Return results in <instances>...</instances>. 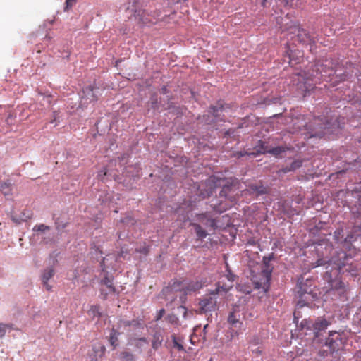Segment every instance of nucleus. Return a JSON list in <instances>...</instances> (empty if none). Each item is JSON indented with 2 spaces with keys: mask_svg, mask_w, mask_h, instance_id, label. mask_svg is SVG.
Masks as SVG:
<instances>
[{
  "mask_svg": "<svg viewBox=\"0 0 361 361\" xmlns=\"http://www.w3.org/2000/svg\"><path fill=\"white\" fill-rule=\"evenodd\" d=\"M302 160H299V159L295 160V161H293L290 164V166H286V167L283 168L282 171L283 173H288L290 171H295L296 169H299L302 166Z\"/></svg>",
  "mask_w": 361,
  "mask_h": 361,
  "instance_id": "nucleus-26",
  "label": "nucleus"
},
{
  "mask_svg": "<svg viewBox=\"0 0 361 361\" xmlns=\"http://www.w3.org/2000/svg\"><path fill=\"white\" fill-rule=\"evenodd\" d=\"M196 220L207 227L215 228L216 227V221L207 216V214H200L196 216Z\"/></svg>",
  "mask_w": 361,
  "mask_h": 361,
  "instance_id": "nucleus-20",
  "label": "nucleus"
},
{
  "mask_svg": "<svg viewBox=\"0 0 361 361\" xmlns=\"http://www.w3.org/2000/svg\"><path fill=\"white\" fill-rule=\"evenodd\" d=\"M137 355L128 350H123L119 354L121 361H137Z\"/></svg>",
  "mask_w": 361,
  "mask_h": 361,
  "instance_id": "nucleus-22",
  "label": "nucleus"
},
{
  "mask_svg": "<svg viewBox=\"0 0 361 361\" xmlns=\"http://www.w3.org/2000/svg\"><path fill=\"white\" fill-rule=\"evenodd\" d=\"M215 295H212L211 292L209 295H206L200 301L199 305L202 312L206 313L207 312L214 311L216 309L217 300Z\"/></svg>",
  "mask_w": 361,
  "mask_h": 361,
  "instance_id": "nucleus-12",
  "label": "nucleus"
},
{
  "mask_svg": "<svg viewBox=\"0 0 361 361\" xmlns=\"http://www.w3.org/2000/svg\"><path fill=\"white\" fill-rule=\"evenodd\" d=\"M77 2V0H66L64 11L71 9Z\"/></svg>",
  "mask_w": 361,
  "mask_h": 361,
  "instance_id": "nucleus-36",
  "label": "nucleus"
},
{
  "mask_svg": "<svg viewBox=\"0 0 361 361\" xmlns=\"http://www.w3.org/2000/svg\"><path fill=\"white\" fill-rule=\"evenodd\" d=\"M250 188L258 195L266 194L268 192L269 190L267 188L264 187L262 185H252L250 186Z\"/></svg>",
  "mask_w": 361,
  "mask_h": 361,
  "instance_id": "nucleus-28",
  "label": "nucleus"
},
{
  "mask_svg": "<svg viewBox=\"0 0 361 361\" xmlns=\"http://www.w3.org/2000/svg\"><path fill=\"white\" fill-rule=\"evenodd\" d=\"M293 29L294 31H291V33L297 32L295 41L302 44H310L313 42V39L305 30L297 27H294Z\"/></svg>",
  "mask_w": 361,
  "mask_h": 361,
  "instance_id": "nucleus-15",
  "label": "nucleus"
},
{
  "mask_svg": "<svg viewBox=\"0 0 361 361\" xmlns=\"http://www.w3.org/2000/svg\"><path fill=\"white\" fill-rule=\"evenodd\" d=\"M226 271L227 274L217 283L216 288L212 291V295H217L221 292L226 293L233 287L236 276L231 273L227 262H226Z\"/></svg>",
  "mask_w": 361,
  "mask_h": 361,
  "instance_id": "nucleus-5",
  "label": "nucleus"
},
{
  "mask_svg": "<svg viewBox=\"0 0 361 361\" xmlns=\"http://www.w3.org/2000/svg\"><path fill=\"white\" fill-rule=\"evenodd\" d=\"M82 93L80 102L82 106H87L88 104L97 101L101 95L99 88L92 85L83 88Z\"/></svg>",
  "mask_w": 361,
  "mask_h": 361,
  "instance_id": "nucleus-7",
  "label": "nucleus"
},
{
  "mask_svg": "<svg viewBox=\"0 0 361 361\" xmlns=\"http://www.w3.org/2000/svg\"><path fill=\"white\" fill-rule=\"evenodd\" d=\"M330 286L332 289L339 290V293H343L345 291V284L338 279L331 280Z\"/></svg>",
  "mask_w": 361,
  "mask_h": 361,
  "instance_id": "nucleus-24",
  "label": "nucleus"
},
{
  "mask_svg": "<svg viewBox=\"0 0 361 361\" xmlns=\"http://www.w3.org/2000/svg\"><path fill=\"white\" fill-rule=\"evenodd\" d=\"M106 347L101 343L92 344L87 353V361H99L105 355Z\"/></svg>",
  "mask_w": 361,
  "mask_h": 361,
  "instance_id": "nucleus-10",
  "label": "nucleus"
},
{
  "mask_svg": "<svg viewBox=\"0 0 361 361\" xmlns=\"http://www.w3.org/2000/svg\"><path fill=\"white\" fill-rule=\"evenodd\" d=\"M354 190L355 192H361V185L359 188L356 187Z\"/></svg>",
  "mask_w": 361,
  "mask_h": 361,
  "instance_id": "nucleus-41",
  "label": "nucleus"
},
{
  "mask_svg": "<svg viewBox=\"0 0 361 361\" xmlns=\"http://www.w3.org/2000/svg\"><path fill=\"white\" fill-rule=\"evenodd\" d=\"M50 96L47 97V102H49Z\"/></svg>",
  "mask_w": 361,
  "mask_h": 361,
  "instance_id": "nucleus-45",
  "label": "nucleus"
},
{
  "mask_svg": "<svg viewBox=\"0 0 361 361\" xmlns=\"http://www.w3.org/2000/svg\"><path fill=\"white\" fill-rule=\"evenodd\" d=\"M134 16L137 23L142 25H149L151 23H154V20L157 18L155 16H152L150 13H149L147 11L142 9L135 10Z\"/></svg>",
  "mask_w": 361,
  "mask_h": 361,
  "instance_id": "nucleus-13",
  "label": "nucleus"
},
{
  "mask_svg": "<svg viewBox=\"0 0 361 361\" xmlns=\"http://www.w3.org/2000/svg\"><path fill=\"white\" fill-rule=\"evenodd\" d=\"M210 109L212 111L213 115L216 118L221 116L219 112H222L223 111H224V107L222 104H219L216 106H211Z\"/></svg>",
  "mask_w": 361,
  "mask_h": 361,
  "instance_id": "nucleus-30",
  "label": "nucleus"
},
{
  "mask_svg": "<svg viewBox=\"0 0 361 361\" xmlns=\"http://www.w3.org/2000/svg\"><path fill=\"white\" fill-rule=\"evenodd\" d=\"M329 322L325 319H318L314 324V329L317 331H322L327 328Z\"/></svg>",
  "mask_w": 361,
  "mask_h": 361,
  "instance_id": "nucleus-27",
  "label": "nucleus"
},
{
  "mask_svg": "<svg viewBox=\"0 0 361 361\" xmlns=\"http://www.w3.org/2000/svg\"><path fill=\"white\" fill-rule=\"evenodd\" d=\"M118 333L114 329H113L110 334L109 342L114 347H116L118 345Z\"/></svg>",
  "mask_w": 361,
  "mask_h": 361,
  "instance_id": "nucleus-29",
  "label": "nucleus"
},
{
  "mask_svg": "<svg viewBox=\"0 0 361 361\" xmlns=\"http://www.w3.org/2000/svg\"><path fill=\"white\" fill-rule=\"evenodd\" d=\"M240 315H236L235 312H232L229 314L228 317V322L231 325V328H233V335H238V330L241 329L243 323L239 319Z\"/></svg>",
  "mask_w": 361,
  "mask_h": 361,
  "instance_id": "nucleus-17",
  "label": "nucleus"
},
{
  "mask_svg": "<svg viewBox=\"0 0 361 361\" xmlns=\"http://www.w3.org/2000/svg\"><path fill=\"white\" fill-rule=\"evenodd\" d=\"M101 307L98 305H92L90 310L87 311V314L90 317L94 319L96 317H101Z\"/></svg>",
  "mask_w": 361,
  "mask_h": 361,
  "instance_id": "nucleus-25",
  "label": "nucleus"
},
{
  "mask_svg": "<svg viewBox=\"0 0 361 361\" xmlns=\"http://www.w3.org/2000/svg\"><path fill=\"white\" fill-rule=\"evenodd\" d=\"M302 281V279H299L297 284L298 293L300 296H302L305 293H309L312 291L310 287H307L308 286H311L310 283L312 281L310 279H307L305 283H303Z\"/></svg>",
  "mask_w": 361,
  "mask_h": 361,
  "instance_id": "nucleus-21",
  "label": "nucleus"
},
{
  "mask_svg": "<svg viewBox=\"0 0 361 361\" xmlns=\"http://www.w3.org/2000/svg\"><path fill=\"white\" fill-rule=\"evenodd\" d=\"M303 127L307 128V123H305V125H303Z\"/></svg>",
  "mask_w": 361,
  "mask_h": 361,
  "instance_id": "nucleus-46",
  "label": "nucleus"
},
{
  "mask_svg": "<svg viewBox=\"0 0 361 361\" xmlns=\"http://www.w3.org/2000/svg\"><path fill=\"white\" fill-rule=\"evenodd\" d=\"M164 313H165V310L164 309L160 310V311L159 312V315L158 317V319H160Z\"/></svg>",
  "mask_w": 361,
  "mask_h": 361,
  "instance_id": "nucleus-40",
  "label": "nucleus"
},
{
  "mask_svg": "<svg viewBox=\"0 0 361 361\" xmlns=\"http://www.w3.org/2000/svg\"><path fill=\"white\" fill-rule=\"evenodd\" d=\"M145 254H147L148 252L147 248H144V250L142 251Z\"/></svg>",
  "mask_w": 361,
  "mask_h": 361,
  "instance_id": "nucleus-44",
  "label": "nucleus"
},
{
  "mask_svg": "<svg viewBox=\"0 0 361 361\" xmlns=\"http://www.w3.org/2000/svg\"><path fill=\"white\" fill-rule=\"evenodd\" d=\"M322 125L323 126L322 128L326 130L333 128L336 123H334L331 124L329 121H326Z\"/></svg>",
  "mask_w": 361,
  "mask_h": 361,
  "instance_id": "nucleus-37",
  "label": "nucleus"
},
{
  "mask_svg": "<svg viewBox=\"0 0 361 361\" xmlns=\"http://www.w3.org/2000/svg\"><path fill=\"white\" fill-rule=\"evenodd\" d=\"M190 225L194 228L195 233L198 239H204L207 235V232L206 230L202 228V226L197 223H191Z\"/></svg>",
  "mask_w": 361,
  "mask_h": 361,
  "instance_id": "nucleus-23",
  "label": "nucleus"
},
{
  "mask_svg": "<svg viewBox=\"0 0 361 361\" xmlns=\"http://www.w3.org/2000/svg\"><path fill=\"white\" fill-rule=\"evenodd\" d=\"M13 184L10 180L0 181V192L6 197H10L13 195Z\"/></svg>",
  "mask_w": 361,
  "mask_h": 361,
  "instance_id": "nucleus-19",
  "label": "nucleus"
},
{
  "mask_svg": "<svg viewBox=\"0 0 361 361\" xmlns=\"http://www.w3.org/2000/svg\"><path fill=\"white\" fill-rule=\"evenodd\" d=\"M54 274L55 271L53 267L44 269L42 273L41 279L42 284L48 291H50L52 289V286L49 284L48 281L49 279L53 278Z\"/></svg>",
  "mask_w": 361,
  "mask_h": 361,
  "instance_id": "nucleus-16",
  "label": "nucleus"
},
{
  "mask_svg": "<svg viewBox=\"0 0 361 361\" xmlns=\"http://www.w3.org/2000/svg\"><path fill=\"white\" fill-rule=\"evenodd\" d=\"M100 297L102 300L107 299L109 295L116 292V289L114 285L113 277L105 276L100 281Z\"/></svg>",
  "mask_w": 361,
  "mask_h": 361,
  "instance_id": "nucleus-8",
  "label": "nucleus"
},
{
  "mask_svg": "<svg viewBox=\"0 0 361 361\" xmlns=\"http://www.w3.org/2000/svg\"><path fill=\"white\" fill-rule=\"evenodd\" d=\"M342 343L341 336L338 333L330 332L326 341V345L329 348L331 353L338 350Z\"/></svg>",
  "mask_w": 361,
  "mask_h": 361,
  "instance_id": "nucleus-14",
  "label": "nucleus"
},
{
  "mask_svg": "<svg viewBox=\"0 0 361 361\" xmlns=\"http://www.w3.org/2000/svg\"><path fill=\"white\" fill-rule=\"evenodd\" d=\"M352 258L346 255L343 252L338 253V257H333L330 260L326 262L323 259H319L316 262L315 267L327 264L326 274L330 272L329 277L331 278L332 275H337L338 274L349 273L351 276H355L358 274L357 267L353 265L351 262Z\"/></svg>",
  "mask_w": 361,
  "mask_h": 361,
  "instance_id": "nucleus-1",
  "label": "nucleus"
},
{
  "mask_svg": "<svg viewBox=\"0 0 361 361\" xmlns=\"http://www.w3.org/2000/svg\"><path fill=\"white\" fill-rule=\"evenodd\" d=\"M122 221L123 223H126V224H133L134 220H133V219L132 217L127 216Z\"/></svg>",
  "mask_w": 361,
  "mask_h": 361,
  "instance_id": "nucleus-38",
  "label": "nucleus"
},
{
  "mask_svg": "<svg viewBox=\"0 0 361 361\" xmlns=\"http://www.w3.org/2000/svg\"><path fill=\"white\" fill-rule=\"evenodd\" d=\"M128 345L133 348L135 353L140 354L148 347L149 341L145 337H130Z\"/></svg>",
  "mask_w": 361,
  "mask_h": 361,
  "instance_id": "nucleus-11",
  "label": "nucleus"
},
{
  "mask_svg": "<svg viewBox=\"0 0 361 361\" xmlns=\"http://www.w3.org/2000/svg\"><path fill=\"white\" fill-rule=\"evenodd\" d=\"M298 129L299 130H301L300 126H298Z\"/></svg>",
  "mask_w": 361,
  "mask_h": 361,
  "instance_id": "nucleus-47",
  "label": "nucleus"
},
{
  "mask_svg": "<svg viewBox=\"0 0 361 361\" xmlns=\"http://www.w3.org/2000/svg\"><path fill=\"white\" fill-rule=\"evenodd\" d=\"M221 178H219L216 176L210 177L205 183H203L200 185V197L202 199L209 197L212 195L214 189L217 187H221Z\"/></svg>",
  "mask_w": 361,
  "mask_h": 361,
  "instance_id": "nucleus-6",
  "label": "nucleus"
},
{
  "mask_svg": "<svg viewBox=\"0 0 361 361\" xmlns=\"http://www.w3.org/2000/svg\"><path fill=\"white\" fill-rule=\"evenodd\" d=\"M172 338L174 347L180 351L184 350L183 345L179 342L178 339L175 336H173Z\"/></svg>",
  "mask_w": 361,
  "mask_h": 361,
  "instance_id": "nucleus-33",
  "label": "nucleus"
},
{
  "mask_svg": "<svg viewBox=\"0 0 361 361\" xmlns=\"http://www.w3.org/2000/svg\"><path fill=\"white\" fill-rule=\"evenodd\" d=\"M12 329L11 324L0 323V338H2L7 331V329Z\"/></svg>",
  "mask_w": 361,
  "mask_h": 361,
  "instance_id": "nucleus-31",
  "label": "nucleus"
},
{
  "mask_svg": "<svg viewBox=\"0 0 361 361\" xmlns=\"http://www.w3.org/2000/svg\"><path fill=\"white\" fill-rule=\"evenodd\" d=\"M343 237V228H338L334 232V238L336 241H339Z\"/></svg>",
  "mask_w": 361,
  "mask_h": 361,
  "instance_id": "nucleus-35",
  "label": "nucleus"
},
{
  "mask_svg": "<svg viewBox=\"0 0 361 361\" xmlns=\"http://www.w3.org/2000/svg\"><path fill=\"white\" fill-rule=\"evenodd\" d=\"M331 61L329 60H325L324 63L317 62L314 64L312 73L310 74L305 81V84L307 82V80H314L317 82L320 80L332 82L334 85L338 81L345 80V75L336 74L338 69H334L332 66H330Z\"/></svg>",
  "mask_w": 361,
  "mask_h": 361,
  "instance_id": "nucleus-2",
  "label": "nucleus"
},
{
  "mask_svg": "<svg viewBox=\"0 0 361 361\" xmlns=\"http://www.w3.org/2000/svg\"><path fill=\"white\" fill-rule=\"evenodd\" d=\"M164 341V334L161 330H157L152 335L151 340L152 348L154 350H157L161 345Z\"/></svg>",
  "mask_w": 361,
  "mask_h": 361,
  "instance_id": "nucleus-18",
  "label": "nucleus"
},
{
  "mask_svg": "<svg viewBox=\"0 0 361 361\" xmlns=\"http://www.w3.org/2000/svg\"><path fill=\"white\" fill-rule=\"evenodd\" d=\"M356 317L361 325V307L357 310L356 312Z\"/></svg>",
  "mask_w": 361,
  "mask_h": 361,
  "instance_id": "nucleus-39",
  "label": "nucleus"
},
{
  "mask_svg": "<svg viewBox=\"0 0 361 361\" xmlns=\"http://www.w3.org/2000/svg\"><path fill=\"white\" fill-rule=\"evenodd\" d=\"M269 152L275 156H279L281 153L285 152V149L282 147H276L272 148Z\"/></svg>",
  "mask_w": 361,
  "mask_h": 361,
  "instance_id": "nucleus-34",
  "label": "nucleus"
},
{
  "mask_svg": "<svg viewBox=\"0 0 361 361\" xmlns=\"http://www.w3.org/2000/svg\"><path fill=\"white\" fill-rule=\"evenodd\" d=\"M49 229H50L49 226L42 224L35 226L33 228V231H39V232L44 233L47 231H49Z\"/></svg>",
  "mask_w": 361,
  "mask_h": 361,
  "instance_id": "nucleus-32",
  "label": "nucleus"
},
{
  "mask_svg": "<svg viewBox=\"0 0 361 361\" xmlns=\"http://www.w3.org/2000/svg\"><path fill=\"white\" fill-rule=\"evenodd\" d=\"M203 286L201 281H190V282H174L173 284V288L178 290H180L184 292L185 294H188L192 292H195L200 288H202Z\"/></svg>",
  "mask_w": 361,
  "mask_h": 361,
  "instance_id": "nucleus-9",
  "label": "nucleus"
},
{
  "mask_svg": "<svg viewBox=\"0 0 361 361\" xmlns=\"http://www.w3.org/2000/svg\"><path fill=\"white\" fill-rule=\"evenodd\" d=\"M272 257L273 255L264 257L259 276L254 274L252 276V281L256 288H262L264 290L269 288L271 273L274 269L273 266L270 264Z\"/></svg>",
  "mask_w": 361,
  "mask_h": 361,
  "instance_id": "nucleus-3",
  "label": "nucleus"
},
{
  "mask_svg": "<svg viewBox=\"0 0 361 361\" xmlns=\"http://www.w3.org/2000/svg\"><path fill=\"white\" fill-rule=\"evenodd\" d=\"M266 2H267V0H262V6H265Z\"/></svg>",
  "mask_w": 361,
  "mask_h": 361,
  "instance_id": "nucleus-43",
  "label": "nucleus"
},
{
  "mask_svg": "<svg viewBox=\"0 0 361 361\" xmlns=\"http://www.w3.org/2000/svg\"><path fill=\"white\" fill-rule=\"evenodd\" d=\"M226 271L227 274L217 283L216 288L212 291V295H217L221 292L226 293L233 287L236 276L231 273L227 262H226Z\"/></svg>",
  "mask_w": 361,
  "mask_h": 361,
  "instance_id": "nucleus-4",
  "label": "nucleus"
},
{
  "mask_svg": "<svg viewBox=\"0 0 361 361\" xmlns=\"http://www.w3.org/2000/svg\"><path fill=\"white\" fill-rule=\"evenodd\" d=\"M303 306H304V304H303V303H302V302L299 301V302H298V307H303Z\"/></svg>",
  "mask_w": 361,
  "mask_h": 361,
  "instance_id": "nucleus-42",
  "label": "nucleus"
}]
</instances>
